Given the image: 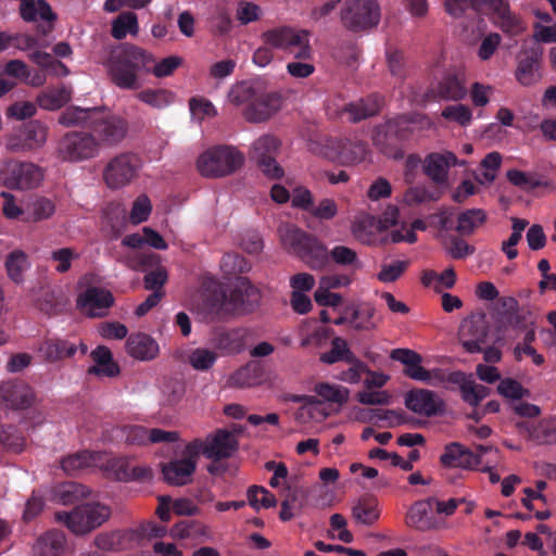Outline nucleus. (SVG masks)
Wrapping results in <instances>:
<instances>
[{"instance_id": "nucleus-36", "label": "nucleus", "mask_w": 556, "mask_h": 556, "mask_svg": "<svg viewBox=\"0 0 556 556\" xmlns=\"http://www.w3.org/2000/svg\"><path fill=\"white\" fill-rule=\"evenodd\" d=\"M20 13L24 21L34 22L37 16L50 23L48 30L52 29V23L56 20L50 4L46 0H22Z\"/></svg>"}, {"instance_id": "nucleus-45", "label": "nucleus", "mask_w": 556, "mask_h": 556, "mask_svg": "<svg viewBox=\"0 0 556 556\" xmlns=\"http://www.w3.org/2000/svg\"><path fill=\"white\" fill-rule=\"evenodd\" d=\"M138 31L137 15L132 12L121 13L112 23V36L117 39H124L127 34H136Z\"/></svg>"}, {"instance_id": "nucleus-33", "label": "nucleus", "mask_w": 556, "mask_h": 556, "mask_svg": "<svg viewBox=\"0 0 556 556\" xmlns=\"http://www.w3.org/2000/svg\"><path fill=\"white\" fill-rule=\"evenodd\" d=\"M96 115H100V109L80 106L66 108L59 117V123L65 127H87L91 129Z\"/></svg>"}, {"instance_id": "nucleus-15", "label": "nucleus", "mask_w": 556, "mask_h": 556, "mask_svg": "<svg viewBox=\"0 0 556 556\" xmlns=\"http://www.w3.org/2000/svg\"><path fill=\"white\" fill-rule=\"evenodd\" d=\"M430 93L434 99L439 100H463L467 94L464 71L458 67H451L446 70L439 81L431 87Z\"/></svg>"}, {"instance_id": "nucleus-32", "label": "nucleus", "mask_w": 556, "mask_h": 556, "mask_svg": "<svg viewBox=\"0 0 556 556\" xmlns=\"http://www.w3.org/2000/svg\"><path fill=\"white\" fill-rule=\"evenodd\" d=\"M383 98L378 93H371L366 98L351 102L345 106V112L350 114V121L361 122L377 115L382 108Z\"/></svg>"}, {"instance_id": "nucleus-17", "label": "nucleus", "mask_w": 556, "mask_h": 556, "mask_svg": "<svg viewBox=\"0 0 556 556\" xmlns=\"http://www.w3.org/2000/svg\"><path fill=\"white\" fill-rule=\"evenodd\" d=\"M470 9L492 18L504 31H513L518 25L505 0H470Z\"/></svg>"}, {"instance_id": "nucleus-14", "label": "nucleus", "mask_w": 556, "mask_h": 556, "mask_svg": "<svg viewBox=\"0 0 556 556\" xmlns=\"http://www.w3.org/2000/svg\"><path fill=\"white\" fill-rule=\"evenodd\" d=\"M543 49L538 42L523 46L517 55L516 79L522 86H532L541 79L540 66Z\"/></svg>"}, {"instance_id": "nucleus-37", "label": "nucleus", "mask_w": 556, "mask_h": 556, "mask_svg": "<svg viewBox=\"0 0 556 556\" xmlns=\"http://www.w3.org/2000/svg\"><path fill=\"white\" fill-rule=\"evenodd\" d=\"M41 353L49 362H56L67 357H72L77 346L67 340L60 338H49L40 346Z\"/></svg>"}, {"instance_id": "nucleus-46", "label": "nucleus", "mask_w": 556, "mask_h": 556, "mask_svg": "<svg viewBox=\"0 0 556 556\" xmlns=\"http://www.w3.org/2000/svg\"><path fill=\"white\" fill-rule=\"evenodd\" d=\"M30 60L38 66L50 71L56 76H66L70 71L65 64L54 59L50 53L35 51L29 55Z\"/></svg>"}, {"instance_id": "nucleus-9", "label": "nucleus", "mask_w": 556, "mask_h": 556, "mask_svg": "<svg viewBox=\"0 0 556 556\" xmlns=\"http://www.w3.org/2000/svg\"><path fill=\"white\" fill-rule=\"evenodd\" d=\"M342 25L361 33L375 28L380 22V7L376 0H346L340 12Z\"/></svg>"}, {"instance_id": "nucleus-3", "label": "nucleus", "mask_w": 556, "mask_h": 556, "mask_svg": "<svg viewBox=\"0 0 556 556\" xmlns=\"http://www.w3.org/2000/svg\"><path fill=\"white\" fill-rule=\"evenodd\" d=\"M277 231L283 248L294 253L311 269L323 270L328 266V250L316 236L290 223H281Z\"/></svg>"}, {"instance_id": "nucleus-19", "label": "nucleus", "mask_w": 556, "mask_h": 556, "mask_svg": "<svg viewBox=\"0 0 556 556\" xmlns=\"http://www.w3.org/2000/svg\"><path fill=\"white\" fill-rule=\"evenodd\" d=\"M261 300L260 291L248 280L241 279L227 295L230 317L255 311Z\"/></svg>"}, {"instance_id": "nucleus-4", "label": "nucleus", "mask_w": 556, "mask_h": 556, "mask_svg": "<svg viewBox=\"0 0 556 556\" xmlns=\"http://www.w3.org/2000/svg\"><path fill=\"white\" fill-rule=\"evenodd\" d=\"M110 506L89 502L77 505L71 511H56L55 520L67 527L76 535H84L101 527L111 517Z\"/></svg>"}, {"instance_id": "nucleus-10", "label": "nucleus", "mask_w": 556, "mask_h": 556, "mask_svg": "<svg viewBox=\"0 0 556 556\" xmlns=\"http://www.w3.org/2000/svg\"><path fill=\"white\" fill-rule=\"evenodd\" d=\"M199 456L200 443L189 442L182 451V458L162 464L164 481L176 486L190 483L197 469Z\"/></svg>"}, {"instance_id": "nucleus-22", "label": "nucleus", "mask_w": 556, "mask_h": 556, "mask_svg": "<svg viewBox=\"0 0 556 556\" xmlns=\"http://www.w3.org/2000/svg\"><path fill=\"white\" fill-rule=\"evenodd\" d=\"M444 468L477 469L481 465V455H476L470 448L458 442H450L444 446L440 456Z\"/></svg>"}, {"instance_id": "nucleus-2", "label": "nucleus", "mask_w": 556, "mask_h": 556, "mask_svg": "<svg viewBox=\"0 0 556 556\" xmlns=\"http://www.w3.org/2000/svg\"><path fill=\"white\" fill-rule=\"evenodd\" d=\"M235 105H244L242 115L249 123H264L282 106L283 98L278 91H266L261 85L241 81L229 93Z\"/></svg>"}, {"instance_id": "nucleus-44", "label": "nucleus", "mask_w": 556, "mask_h": 556, "mask_svg": "<svg viewBox=\"0 0 556 556\" xmlns=\"http://www.w3.org/2000/svg\"><path fill=\"white\" fill-rule=\"evenodd\" d=\"M71 100V91L62 86L41 93L38 97V104L40 108L49 111H55L62 108Z\"/></svg>"}, {"instance_id": "nucleus-40", "label": "nucleus", "mask_w": 556, "mask_h": 556, "mask_svg": "<svg viewBox=\"0 0 556 556\" xmlns=\"http://www.w3.org/2000/svg\"><path fill=\"white\" fill-rule=\"evenodd\" d=\"M5 269L9 278L15 283L23 281V275L29 267L28 255L22 250H13L5 257Z\"/></svg>"}, {"instance_id": "nucleus-24", "label": "nucleus", "mask_w": 556, "mask_h": 556, "mask_svg": "<svg viewBox=\"0 0 556 556\" xmlns=\"http://www.w3.org/2000/svg\"><path fill=\"white\" fill-rule=\"evenodd\" d=\"M405 406L419 415L435 416L444 410V402L431 390L413 389L405 395Z\"/></svg>"}, {"instance_id": "nucleus-53", "label": "nucleus", "mask_w": 556, "mask_h": 556, "mask_svg": "<svg viewBox=\"0 0 556 556\" xmlns=\"http://www.w3.org/2000/svg\"><path fill=\"white\" fill-rule=\"evenodd\" d=\"M220 267L227 275H236L248 271L250 263L237 253H226L222 258Z\"/></svg>"}, {"instance_id": "nucleus-50", "label": "nucleus", "mask_w": 556, "mask_h": 556, "mask_svg": "<svg viewBox=\"0 0 556 556\" xmlns=\"http://www.w3.org/2000/svg\"><path fill=\"white\" fill-rule=\"evenodd\" d=\"M497 392L513 402H518L522 397L530 395V391L513 378L502 379L497 386Z\"/></svg>"}, {"instance_id": "nucleus-27", "label": "nucleus", "mask_w": 556, "mask_h": 556, "mask_svg": "<svg viewBox=\"0 0 556 556\" xmlns=\"http://www.w3.org/2000/svg\"><path fill=\"white\" fill-rule=\"evenodd\" d=\"M488 326L483 319L464 321L459 328L458 337L462 346L468 353L482 352V345L486 343Z\"/></svg>"}, {"instance_id": "nucleus-8", "label": "nucleus", "mask_w": 556, "mask_h": 556, "mask_svg": "<svg viewBox=\"0 0 556 556\" xmlns=\"http://www.w3.org/2000/svg\"><path fill=\"white\" fill-rule=\"evenodd\" d=\"M197 311L204 323L224 321L230 317L227 294L219 281L214 278L203 280Z\"/></svg>"}, {"instance_id": "nucleus-42", "label": "nucleus", "mask_w": 556, "mask_h": 556, "mask_svg": "<svg viewBox=\"0 0 556 556\" xmlns=\"http://www.w3.org/2000/svg\"><path fill=\"white\" fill-rule=\"evenodd\" d=\"M378 501L374 496H364L353 507V517L361 523L372 525L379 518Z\"/></svg>"}, {"instance_id": "nucleus-55", "label": "nucleus", "mask_w": 556, "mask_h": 556, "mask_svg": "<svg viewBox=\"0 0 556 556\" xmlns=\"http://www.w3.org/2000/svg\"><path fill=\"white\" fill-rule=\"evenodd\" d=\"M263 11L260 5L254 2L239 1L236 17L242 25L256 22L262 17Z\"/></svg>"}, {"instance_id": "nucleus-60", "label": "nucleus", "mask_w": 556, "mask_h": 556, "mask_svg": "<svg viewBox=\"0 0 556 556\" xmlns=\"http://www.w3.org/2000/svg\"><path fill=\"white\" fill-rule=\"evenodd\" d=\"M167 530L165 526L157 525L155 521L149 520L141 522L135 530L134 533L139 540H151L163 538Z\"/></svg>"}, {"instance_id": "nucleus-38", "label": "nucleus", "mask_w": 556, "mask_h": 556, "mask_svg": "<svg viewBox=\"0 0 556 556\" xmlns=\"http://www.w3.org/2000/svg\"><path fill=\"white\" fill-rule=\"evenodd\" d=\"M486 219L488 215L482 208L466 210L458 215L455 230L460 236H471Z\"/></svg>"}, {"instance_id": "nucleus-62", "label": "nucleus", "mask_w": 556, "mask_h": 556, "mask_svg": "<svg viewBox=\"0 0 556 556\" xmlns=\"http://www.w3.org/2000/svg\"><path fill=\"white\" fill-rule=\"evenodd\" d=\"M189 109L191 114L197 116L199 119L217 115V111L213 103L205 98H191L189 100Z\"/></svg>"}, {"instance_id": "nucleus-1", "label": "nucleus", "mask_w": 556, "mask_h": 556, "mask_svg": "<svg viewBox=\"0 0 556 556\" xmlns=\"http://www.w3.org/2000/svg\"><path fill=\"white\" fill-rule=\"evenodd\" d=\"M154 62L151 53L144 49L124 45L113 52L106 63L112 83L124 90H137L141 87L140 73H149Z\"/></svg>"}, {"instance_id": "nucleus-6", "label": "nucleus", "mask_w": 556, "mask_h": 556, "mask_svg": "<svg viewBox=\"0 0 556 556\" xmlns=\"http://www.w3.org/2000/svg\"><path fill=\"white\" fill-rule=\"evenodd\" d=\"M263 43L273 49L291 53L296 59L308 60L312 49L308 42V33L296 30L290 26H278L264 31L261 35Z\"/></svg>"}, {"instance_id": "nucleus-5", "label": "nucleus", "mask_w": 556, "mask_h": 556, "mask_svg": "<svg viewBox=\"0 0 556 556\" xmlns=\"http://www.w3.org/2000/svg\"><path fill=\"white\" fill-rule=\"evenodd\" d=\"M244 155L231 146H217L203 152L198 159L202 176L218 178L233 174L242 167Z\"/></svg>"}, {"instance_id": "nucleus-58", "label": "nucleus", "mask_w": 556, "mask_h": 556, "mask_svg": "<svg viewBox=\"0 0 556 556\" xmlns=\"http://www.w3.org/2000/svg\"><path fill=\"white\" fill-rule=\"evenodd\" d=\"M415 122L407 116H399L386 124V135L394 136L400 140H405L410 134L409 124Z\"/></svg>"}, {"instance_id": "nucleus-23", "label": "nucleus", "mask_w": 556, "mask_h": 556, "mask_svg": "<svg viewBox=\"0 0 556 556\" xmlns=\"http://www.w3.org/2000/svg\"><path fill=\"white\" fill-rule=\"evenodd\" d=\"M113 304L112 292L99 287L87 288L77 299V306L90 317L105 316Z\"/></svg>"}, {"instance_id": "nucleus-34", "label": "nucleus", "mask_w": 556, "mask_h": 556, "mask_svg": "<svg viewBox=\"0 0 556 556\" xmlns=\"http://www.w3.org/2000/svg\"><path fill=\"white\" fill-rule=\"evenodd\" d=\"M65 545L66 538L62 531L49 530L38 538L34 552L36 556H61Z\"/></svg>"}, {"instance_id": "nucleus-57", "label": "nucleus", "mask_w": 556, "mask_h": 556, "mask_svg": "<svg viewBox=\"0 0 556 556\" xmlns=\"http://www.w3.org/2000/svg\"><path fill=\"white\" fill-rule=\"evenodd\" d=\"M182 64V59L177 55H170L159 63L153 62L150 72L157 78L167 77L174 74V72Z\"/></svg>"}, {"instance_id": "nucleus-63", "label": "nucleus", "mask_w": 556, "mask_h": 556, "mask_svg": "<svg viewBox=\"0 0 556 556\" xmlns=\"http://www.w3.org/2000/svg\"><path fill=\"white\" fill-rule=\"evenodd\" d=\"M151 202L144 194L139 195L134 204L130 212V220L132 224H140L146 222L151 213Z\"/></svg>"}, {"instance_id": "nucleus-49", "label": "nucleus", "mask_w": 556, "mask_h": 556, "mask_svg": "<svg viewBox=\"0 0 556 556\" xmlns=\"http://www.w3.org/2000/svg\"><path fill=\"white\" fill-rule=\"evenodd\" d=\"M188 359L195 370L205 371L213 367L217 354L208 349L198 348L190 352Z\"/></svg>"}, {"instance_id": "nucleus-41", "label": "nucleus", "mask_w": 556, "mask_h": 556, "mask_svg": "<svg viewBox=\"0 0 556 556\" xmlns=\"http://www.w3.org/2000/svg\"><path fill=\"white\" fill-rule=\"evenodd\" d=\"M320 361L331 365L338 362H356V355L350 350L348 343L341 337L331 340V349L320 355Z\"/></svg>"}, {"instance_id": "nucleus-61", "label": "nucleus", "mask_w": 556, "mask_h": 556, "mask_svg": "<svg viewBox=\"0 0 556 556\" xmlns=\"http://www.w3.org/2000/svg\"><path fill=\"white\" fill-rule=\"evenodd\" d=\"M329 253V261L340 266H352L357 263V253L345 245H336Z\"/></svg>"}, {"instance_id": "nucleus-18", "label": "nucleus", "mask_w": 556, "mask_h": 556, "mask_svg": "<svg viewBox=\"0 0 556 556\" xmlns=\"http://www.w3.org/2000/svg\"><path fill=\"white\" fill-rule=\"evenodd\" d=\"M43 174L39 166L29 162H16L8 167L4 185L10 189H33L42 180Z\"/></svg>"}, {"instance_id": "nucleus-48", "label": "nucleus", "mask_w": 556, "mask_h": 556, "mask_svg": "<svg viewBox=\"0 0 556 556\" xmlns=\"http://www.w3.org/2000/svg\"><path fill=\"white\" fill-rule=\"evenodd\" d=\"M78 258L79 254L73 248H60L50 253V260L55 263L54 270L58 274L70 271L73 261Z\"/></svg>"}, {"instance_id": "nucleus-30", "label": "nucleus", "mask_w": 556, "mask_h": 556, "mask_svg": "<svg viewBox=\"0 0 556 556\" xmlns=\"http://www.w3.org/2000/svg\"><path fill=\"white\" fill-rule=\"evenodd\" d=\"M126 352L135 359L147 362L159 355L160 348L152 337L138 332L127 338Z\"/></svg>"}, {"instance_id": "nucleus-11", "label": "nucleus", "mask_w": 556, "mask_h": 556, "mask_svg": "<svg viewBox=\"0 0 556 556\" xmlns=\"http://www.w3.org/2000/svg\"><path fill=\"white\" fill-rule=\"evenodd\" d=\"M140 168L139 157L130 152L121 153L105 165L102 176L110 189H119L129 185Z\"/></svg>"}, {"instance_id": "nucleus-12", "label": "nucleus", "mask_w": 556, "mask_h": 556, "mask_svg": "<svg viewBox=\"0 0 556 556\" xmlns=\"http://www.w3.org/2000/svg\"><path fill=\"white\" fill-rule=\"evenodd\" d=\"M277 149L278 140L270 135H265L253 143L250 152L251 159L257 164L264 175L270 179H279L283 176V169L275 159Z\"/></svg>"}, {"instance_id": "nucleus-25", "label": "nucleus", "mask_w": 556, "mask_h": 556, "mask_svg": "<svg viewBox=\"0 0 556 556\" xmlns=\"http://www.w3.org/2000/svg\"><path fill=\"white\" fill-rule=\"evenodd\" d=\"M94 119L90 130L106 146L121 142L127 134V122L121 117H103L100 111V115H96Z\"/></svg>"}, {"instance_id": "nucleus-52", "label": "nucleus", "mask_w": 556, "mask_h": 556, "mask_svg": "<svg viewBox=\"0 0 556 556\" xmlns=\"http://www.w3.org/2000/svg\"><path fill=\"white\" fill-rule=\"evenodd\" d=\"M121 431L125 442L129 445L149 444V428L139 425H127Z\"/></svg>"}, {"instance_id": "nucleus-13", "label": "nucleus", "mask_w": 556, "mask_h": 556, "mask_svg": "<svg viewBox=\"0 0 556 556\" xmlns=\"http://www.w3.org/2000/svg\"><path fill=\"white\" fill-rule=\"evenodd\" d=\"M200 443V454L213 462L227 459L238 450L239 443L233 433L226 429H217L206 437L205 441L195 439Z\"/></svg>"}, {"instance_id": "nucleus-21", "label": "nucleus", "mask_w": 556, "mask_h": 556, "mask_svg": "<svg viewBox=\"0 0 556 556\" xmlns=\"http://www.w3.org/2000/svg\"><path fill=\"white\" fill-rule=\"evenodd\" d=\"M249 330L242 327H218L212 333L211 343L223 355H235L242 352L247 344Z\"/></svg>"}, {"instance_id": "nucleus-16", "label": "nucleus", "mask_w": 556, "mask_h": 556, "mask_svg": "<svg viewBox=\"0 0 556 556\" xmlns=\"http://www.w3.org/2000/svg\"><path fill=\"white\" fill-rule=\"evenodd\" d=\"M47 140V127L39 121H30L13 132L7 141V148L12 152L37 149Z\"/></svg>"}, {"instance_id": "nucleus-39", "label": "nucleus", "mask_w": 556, "mask_h": 556, "mask_svg": "<svg viewBox=\"0 0 556 556\" xmlns=\"http://www.w3.org/2000/svg\"><path fill=\"white\" fill-rule=\"evenodd\" d=\"M90 490L80 483L68 481L54 489V498L62 505H72L79 500L87 497Z\"/></svg>"}, {"instance_id": "nucleus-26", "label": "nucleus", "mask_w": 556, "mask_h": 556, "mask_svg": "<svg viewBox=\"0 0 556 556\" xmlns=\"http://www.w3.org/2000/svg\"><path fill=\"white\" fill-rule=\"evenodd\" d=\"M0 397L13 409H25L35 401V392L23 380H11L1 384Z\"/></svg>"}, {"instance_id": "nucleus-35", "label": "nucleus", "mask_w": 556, "mask_h": 556, "mask_svg": "<svg viewBox=\"0 0 556 556\" xmlns=\"http://www.w3.org/2000/svg\"><path fill=\"white\" fill-rule=\"evenodd\" d=\"M333 147L343 164L359 163L367 154V144L362 140L340 139L333 142Z\"/></svg>"}, {"instance_id": "nucleus-47", "label": "nucleus", "mask_w": 556, "mask_h": 556, "mask_svg": "<svg viewBox=\"0 0 556 556\" xmlns=\"http://www.w3.org/2000/svg\"><path fill=\"white\" fill-rule=\"evenodd\" d=\"M315 392L324 401L343 404L349 399V390L343 387L330 384L328 382H320L315 386Z\"/></svg>"}, {"instance_id": "nucleus-28", "label": "nucleus", "mask_w": 556, "mask_h": 556, "mask_svg": "<svg viewBox=\"0 0 556 556\" xmlns=\"http://www.w3.org/2000/svg\"><path fill=\"white\" fill-rule=\"evenodd\" d=\"M390 357L405 365L404 374L416 381L430 382L431 372L421 366L420 354L409 349H394Z\"/></svg>"}, {"instance_id": "nucleus-31", "label": "nucleus", "mask_w": 556, "mask_h": 556, "mask_svg": "<svg viewBox=\"0 0 556 556\" xmlns=\"http://www.w3.org/2000/svg\"><path fill=\"white\" fill-rule=\"evenodd\" d=\"M93 365L88 368L89 375L113 378L119 374V366L113 359L112 352L108 346L99 345L91 353Z\"/></svg>"}, {"instance_id": "nucleus-51", "label": "nucleus", "mask_w": 556, "mask_h": 556, "mask_svg": "<svg viewBox=\"0 0 556 556\" xmlns=\"http://www.w3.org/2000/svg\"><path fill=\"white\" fill-rule=\"evenodd\" d=\"M442 117L455 122L458 125L466 127L472 121V112L469 106L464 104L447 105L441 113Z\"/></svg>"}, {"instance_id": "nucleus-43", "label": "nucleus", "mask_w": 556, "mask_h": 556, "mask_svg": "<svg viewBox=\"0 0 556 556\" xmlns=\"http://www.w3.org/2000/svg\"><path fill=\"white\" fill-rule=\"evenodd\" d=\"M137 98L154 109H164L174 102L175 96L167 89H144L137 93Z\"/></svg>"}, {"instance_id": "nucleus-56", "label": "nucleus", "mask_w": 556, "mask_h": 556, "mask_svg": "<svg viewBox=\"0 0 556 556\" xmlns=\"http://www.w3.org/2000/svg\"><path fill=\"white\" fill-rule=\"evenodd\" d=\"M462 399L470 406H478L480 402L490 394V389L482 384H476L470 381L468 384L463 386L460 391Z\"/></svg>"}, {"instance_id": "nucleus-64", "label": "nucleus", "mask_w": 556, "mask_h": 556, "mask_svg": "<svg viewBox=\"0 0 556 556\" xmlns=\"http://www.w3.org/2000/svg\"><path fill=\"white\" fill-rule=\"evenodd\" d=\"M185 393L184 384L178 380H168L163 384L162 394L163 402L166 405H175L180 401Z\"/></svg>"}, {"instance_id": "nucleus-54", "label": "nucleus", "mask_w": 556, "mask_h": 556, "mask_svg": "<svg viewBox=\"0 0 556 556\" xmlns=\"http://www.w3.org/2000/svg\"><path fill=\"white\" fill-rule=\"evenodd\" d=\"M408 266L409 261H395L391 264H383L377 277L384 283L394 282L406 271Z\"/></svg>"}, {"instance_id": "nucleus-20", "label": "nucleus", "mask_w": 556, "mask_h": 556, "mask_svg": "<svg viewBox=\"0 0 556 556\" xmlns=\"http://www.w3.org/2000/svg\"><path fill=\"white\" fill-rule=\"evenodd\" d=\"M432 500L416 501L408 508L404 522L408 528L420 532L440 529L442 521L433 514Z\"/></svg>"}, {"instance_id": "nucleus-7", "label": "nucleus", "mask_w": 556, "mask_h": 556, "mask_svg": "<svg viewBox=\"0 0 556 556\" xmlns=\"http://www.w3.org/2000/svg\"><path fill=\"white\" fill-rule=\"evenodd\" d=\"M100 142L86 131H67L58 142L56 157L62 162L79 163L99 154Z\"/></svg>"}, {"instance_id": "nucleus-29", "label": "nucleus", "mask_w": 556, "mask_h": 556, "mask_svg": "<svg viewBox=\"0 0 556 556\" xmlns=\"http://www.w3.org/2000/svg\"><path fill=\"white\" fill-rule=\"evenodd\" d=\"M457 157L452 152L430 153L425 160V174L435 184L447 181L450 167L456 165Z\"/></svg>"}, {"instance_id": "nucleus-59", "label": "nucleus", "mask_w": 556, "mask_h": 556, "mask_svg": "<svg viewBox=\"0 0 556 556\" xmlns=\"http://www.w3.org/2000/svg\"><path fill=\"white\" fill-rule=\"evenodd\" d=\"M90 456L88 452H78L64 457L61 462L62 469L68 473L74 475L76 471L89 466Z\"/></svg>"}]
</instances>
